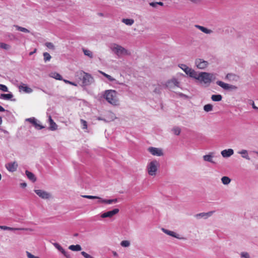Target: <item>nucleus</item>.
<instances>
[{
	"label": "nucleus",
	"instance_id": "1",
	"mask_svg": "<svg viewBox=\"0 0 258 258\" xmlns=\"http://www.w3.org/2000/svg\"><path fill=\"white\" fill-rule=\"evenodd\" d=\"M193 78L205 84H210L212 81L215 79L214 74L206 72H201L199 74L196 72V76Z\"/></svg>",
	"mask_w": 258,
	"mask_h": 258
},
{
	"label": "nucleus",
	"instance_id": "2",
	"mask_svg": "<svg viewBox=\"0 0 258 258\" xmlns=\"http://www.w3.org/2000/svg\"><path fill=\"white\" fill-rule=\"evenodd\" d=\"M117 94V93L116 91L113 90H108L105 91L104 92V98L108 103L113 105H117L119 103Z\"/></svg>",
	"mask_w": 258,
	"mask_h": 258
},
{
	"label": "nucleus",
	"instance_id": "3",
	"mask_svg": "<svg viewBox=\"0 0 258 258\" xmlns=\"http://www.w3.org/2000/svg\"><path fill=\"white\" fill-rule=\"evenodd\" d=\"M76 77L82 81V85L84 86H88L93 82L94 80L91 75L82 71L78 72Z\"/></svg>",
	"mask_w": 258,
	"mask_h": 258
},
{
	"label": "nucleus",
	"instance_id": "4",
	"mask_svg": "<svg viewBox=\"0 0 258 258\" xmlns=\"http://www.w3.org/2000/svg\"><path fill=\"white\" fill-rule=\"evenodd\" d=\"M159 167V163L158 161L155 160L152 161L147 165L148 174L151 176H155Z\"/></svg>",
	"mask_w": 258,
	"mask_h": 258
},
{
	"label": "nucleus",
	"instance_id": "5",
	"mask_svg": "<svg viewBox=\"0 0 258 258\" xmlns=\"http://www.w3.org/2000/svg\"><path fill=\"white\" fill-rule=\"evenodd\" d=\"M180 67L187 75H189L190 77H195L196 72L194 70L188 68L185 64H181Z\"/></svg>",
	"mask_w": 258,
	"mask_h": 258
},
{
	"label": "nucleus",
	"instance_id": "6",
	"mask_svg": "<svg viewBox=\"0 0 258 258\" xmlns=\"http://www.w3.org/2000/svg\"><path fill=\"white\" fill-rule=\"evenodd\" d=\"M113 50L115 51L117 55L126 54L127 53V50L125 49L121 46L115 44L113 45Z\"/></svg>",
	"mask_w": 258,
	"mask_h": 258
},
{
	"label": "nucleus",
	"instance_id": "7",
	"mask_svg": "<svg viewBox=\"0 0 258 258\" xmlns=\"http://www.w3.org/2000/svg\"><path fill=\"white\" fill-rule=\"evenodd\" d=\"M119 212V209H114L112 211H108L107 212H105L101 214V217L102 218H111L114 215H116Z\"/></svg>",
	"mask_w": 258,
	"mask_h": 258
},
{
	"label": "nucleus",
	"instance_id": "8",
	"mask_svg": "<svg viewBox=\"0 0 258 258\" xmlns=\"http://www.w3.org/2000/svg\"><path fill=\"white\" fill-rule=\"evenodd\" d=\"M5 166L9 171L13 172L16 171L18 165L17 163L15 161L6 164Z\"/></svg>",
	"mask_w": 258,
	"mask_h": 258
},
{
	"label": "nucleus",
	"instance_id": "9",
	"mask_svg": "<svg viewBox=\"0 0 258 258\" xmlns=\"http://www.w3.org/2000/svg\"><path fill=\"white\" fill-rule=\"evenodd\" d=\"M195 63L197 67L200 69H204L208 64V62L207 61L202 59H196Z\"/></svg>",
	"mask_w": 258,
	"mask_h": 258
},
{
	"label": "nucleus",
	"instance_id": "10",
	"mask_svg": "<svg viewBox=\"0 0 258 258\" xmlns=\"http://www.w3.org/2000/svg\"><path fill=\"white\" fill-rule=\"evenodd\" d=\"M217 84L225 90L236 89L237 88L235 86L229 85L220 81H217Z\"/></svg>",
	"mask_w": 258,
	"mask_h": 258
},
{
	"label": "nucleus",
	"instance_id": "11",
	"mask_svg": "<svg viewBox=\"0 0 258 258\" xmlns=\"http://www.w3.org/2000/svg\"><path fill=\"white\" fill-rule=\"evenodd\" d=\"M148 151L154 156H161L163 155V152L161 149L157 148L150 147Z\"/></svg>",
	"mask_w": 258,
	"mask_h": 258
},
{
	"label": "nucleus",
	"instance_id": "12",
	"mask_svg": "<svg viewBox=\"0 0 258 258\" xmlns=\"http://www.w3.org/2000/svg\"><path fill=\"white\" fill-rule=\"evenodd\" d=\"M35 193L40 198L44 199H47L50 197V195L48 192L40 190L37 189L35 190Z\"/></svg>",
	"mask_w": 258,
	"mask_h": 258
},
{
	"label": "nucleus",
	"instance_id": "13",
	"mask_svg": "<svg viewBox=\"0 0 258 258\" xmlns=\"http://www.w3.org/2000/svg\"><path fill=\"white\" fill-rule=\"evenodd\" d=\"M178 82L175 79H172L166 82L165 84V87L172 88L174 87L178 86Z\"/></svg>",
	"mask_w": 258,
	"mask_h": 258
},
{
	"label": "nucleus",
	"instance_id": "14",
	"mask_svg": "<svg viewBox=\"0 0 258 258\" xmlns=\"http://www.w3.org/2000/svg\"><path fill=\"white\" fill-rule=\"evenodd\" d=\"M20 91H23L27 93H30L32 92L33 90L27 86L25 84H22L18 87Z\"/></svg>",
	"mask_w": 258,
	"mask_h": 258
},
{
	"label": "nucleus",
	"instance_id": "15",
	"mask_svg": "<svg viewBox=\"0 0 258 258\" xmlns=\"http://www.w3.org/2000/svg\"><path fill=\"white\" fill-rule=\"evenodd\" d=\"M0 228L3 230H27L32 231V230L29 228H14L6 226H0Z\"/></svg>",
	"mask_w": 258,
	"mask_h": 258
},
{
	"label": "nucleus",
	"instance_id": "16",
	"mask_svg": "<svg viewBox=\"0 0 258 258\" xmlns=\"http://www.w3.org/2000/svg\"><path fill=\"white\" fill-rule=\"evenodd\" d=\"M234 153V151L231 149L228 150H224L221 152V155L223 157H229L232 155Z\"/></svg>",
	"mask_w": 258,
	"mask_h": 258
},
{
	"label": "nucleus",
	"instance_id": "17",
	"mask_svg": "<svg viewBox=\"0 0 258 258\" xmlns=\"http://www.w3.org/2000/svg\"><path fill=\"white\" fill-rule=\"evenodd\" d=\"M27 120L32 123L35 126V127L38 129H42L44 128V126L37 123V120L34 118H30Z\"/></svg>",
	"mask_w": 258,
	"mask_h": 258
},
{
	"label": "nucleus",
	"instance_id": "18",
	"mask_svg": "<svg viewBox=\"0 0 258 258\" xmlns=\"http://www.w3.org/2000/svg\"><path fill=\"white\" fill-rule=\"evenodd\" d=\"M49 129L51 131H54L57 129V125L55 123V122L51 118V117L50 116L49 117Z\"/></svg>",
	"mask_w": 258,
	"mask_h": 258
},
{
	"label": "nucleus",
	"instance_id": "19",
	"mask_svg": "<svg viewBox=\"0 0 258 258\" xmlns=\"http://www.w3.org/2000/svg\"><path fill=\"white\" fill-rule=\"evenodd\" d=\"M226 78L231 81H237L239 79V77L235 74H228L226 76Z\"/></svg>",
	"mask_w": 258,
	"mask_h": 258
},
{
	"label": "nucleus",
	"instance_id": "20",
	"mask_svg": "<svg viewBox=\"0 0 258 258\" xmlns=\"http://www.w3.org/2000/svg\"><path fill=\"white\" fill-rule=\"evenodd\" d=\"M195 27L206 34H210L212 32V31L211 30L208 29L200 25H196Z\"/></svg>",
	"mask_w": 258,
	"mask_h": 258
},
{
	"label": "nucleus",
	"instance_id": "21",
	"mask_svg": "<svg viewBox=\"0 0 258 258\" xmlns=\"http://www.w3.org/2000/svg\"><path fill=\"white\" fill-rule=\"evenodd\" d=\"M117 202V199H113V200H104V199H102V198L100 199V201H97V203H105V204H112L113 202Z\"/></svg>",
	"mask_w": 258,
	"mask_h": 258
},
{
	"label": "nucleus",
	"instance_id": "22",
	"mask_svg": "<svg viewBox=\"0 0 258 258\" xmlns=\"http://www.w3.org/2000/svg\"><path fill=\"white\" fill-rule=\"evenodd\" d=\"M26 174L28 177V178L32 180L33 182H35L36 180V178L35 177L34 174L31 172L28 171V170L26 171Z\"/></svg>",
	"mask_w": 258,
	"mask_h": 258
},
{
	"label": "nucleus",
	"instance_id": "23",
	"mask_svg": "<svg viewBox=\"0 0 258 258\" xmlns=\"http://www.w3.org/2000/svg\"><path fill=\"white\" fill-rule=\"evenodd\" d=\"M50 76L58 80H63L62 77L57 73L53 72L50 74Z\"/></svg>",
	"mask_w": 258,
	"mask_h": 258
},
{
	"label": "nucleus",
	"instance_id": "24",
	"mask_svg": "<svg viewBox=\"0 0 258 258\" xmlns=\"http://www.w3.org/2000/svg\"><path fill=\"white\" fill-rule=\"evenodd\" d=\"M69 248L73 251H80L82 249L81 246L79 245H71Z\"/></svg>",
	"mask_w": 258,
	"mask_h": 258
},
{
	"label": "nucleus",
	"instance_id": "25",
	"mask_svg": "<svg viewBox=\"0 0 258 258\" xmlns=\"http://www.w3.org/2000/svg\"><path fill=\"white\" fill-rule=\"evenodd\" d=\"M211 99L213 101H220L222 99L221 95H212Z\"/></svg>",
	"mask_w": 258,
	"mask_h": 258
},
{
	"label": "nucleus",
	"instance_id": "26",
	"mask_svg": "<svg viewBox=\"0 0 258 258\" xmlns=\"http://www.w3.org/2000/svg\"><path fill=\"white\" fill-rule=\"evenodd\" d=\"M122 22L126 25L131 26L134 24V20L130 19H123Z\"/></svg>",
	"mask_w": 258,
	"mask_h": 258
},
{
	"label": "nucleus",
	"instance_id": "27",
	"mask_svg": "<svg viewBox=\"0 0 258 258\" xmlns=\"http://www.w3.org/2000/svg\"><path fill=\"white\" fill-rule=\"evenodd\" d=\"M239 153L241 155L243 158H245L247 160H250L247 150H242L240 152H239Z\"/></svg>",
	"mask_w": 258,
	"mask_h": 258
},
{
	"label": "nucleus",
	"instance_id": "28",
	"mask_svg": "<svg viewBox=\"0 0 258 258\" xmlns=\"http://www.w3.org/2000/svg\"><path fill=\"white\" fill-rule=\"evenodd\" d=\"M214 212V211H211V212H209L208 213H201L199 214H197L196 215V216L197 217L199 216L201 217H203L205 216L209 217V216H211L213 214Z\"/></svg>",
	"mask_w": 258,
	"mask_h": 258
},
{
	"label": "nucleus",
	"instance_id": "29",
	"mask_svg": "<svg viewBox=\"0 0 258 258\" xmlns=\"http://www.w3.org/2000/svg\"><path fill=\"white\" fill-rule=\"evenodd\" d=\"M15 27L16 28V29L18 31L24 32V33H29L30 31L27 29L19 26L18 25H15Z\"/></svg>",
	"mask_w": 258,
	"mask_h": 258
},
{
	"label": "nucleus",
	"instance_id": "30",
	"mask_svg": "<svg viewBox=\"0 0 258 258\" xmlns=\"http://www.w3.org/2000/svg\"><path fill=\"white\" fill-rule=\"evenodd\" d=\"M12 94H2L1 98L5 100H9L13 97Z\"/></svg>",
	"mask_w": 258,
	"mask_h": 258
},
{
	"label": "nucleus",
	"instance_id": "31",
	"mask_svg": "<svg viewBox=\"0 0 258 258\" xmlns=\"http://www.w3.org/2000/svg\"><path fill=\"white\" fill-rule=\"evenodd\" d=\"M0 48L5 50H9L11 48V45L5 43L0 42Z\"/></svg>",
	"mask_w": 258,
	"mask_h": 258
},
{
	"label": "nucleus",
	"instance_id": "32",
	"mask_svg": "<svg viewBox=\"0 0 258 258\" xmlns=\"http://www.w3.org/2000/svg\"><path fill=\"white\" fill-rule=\"evenodd\" d=\"M221 180L224 184H228L231 181V179L227 176H223L221 178Z\"/></svg>",
	"mask_w": 258,
	"mask_h": 258
},
{
	"label": "nucleus",
	"instance_id": "33",
	"mask_svg": "<svg viewBox=\"0 0 258 258\" xmlns=\"http://www.w3.org/2000/svg\"><path fill=\"white\" fill-rule=\"evenodd\" d=\"M83 51L85 55L88 56L90 58L93 57L92 52L90 50L83 48Z\"/></svg>",
	"mask_w": 258,
	"mask_h": 258
},
{
	"label": "nucleus",
	"instance_id": "34",
	"mask_svg": "<svg viewBox=\"0 0 258 258\" xmlns=\"http://www.w3.org/2000/svg\"><path fill=\"white\" fill-rule=\"evenodd\" d=\"M204 160L206 161H208L211 163H214L212 160V156L210 155H206L203 157Z\"/></svg>",
	"mask_w": 258,
	"mask_h": 258
},
{
	"label": "nucleus",
	"instance_id": "35",
	"mask_svg": "<svg viewBox=\"0 0 258 258\" xmlns=\"http://www.w3.org/2000/svg\"><path fill=\"white\" fill-rule=\"evenodd\" d=\"M54 245L55 247V248H56L62 254L63 253H65V251H66L62 247V246L60 245H59L58 243H55L54 244Z\"/></svg>",
	"mask_w": 258,
	"mask_h": 258
},
{
	"label": "nucleus",
	"instance_id": "36",
	"mask_svg": "<svg viewBox=\"0 0 258 258\" xmlns=\"http://www.w3.org/2000/svg\"><path fill=\"white\" fill-rule=\"evenodd\" d=\"M204 109L205 111L209 112L212 110L213 106L210 104H208L204 106Z\"/></svg>",
	"mask_w": 258,
	"mask_h": 258
},
{
	"label": "nucleus",
	"instance_id": "37",
	"mask_svg": "<svg viewBox=\"0 0 258 258\" xmlns=\"http://www.w3.org/2000/svg\"><path fill=\"white\" fill-rule=\"evenodd\" d=\"M162 230L164 232L167 234L168 235L172 236L173 237H176V236L175 235V233L174 232L169 231V230H166L165 229H162Z\"/></svg>",
	"mask_w": 258,
	"mask_h": 258
},
{
	"label": "nucleus",
	"instance_id": "38",
	"mask_svg": "<svg viewBox=\"0 0 258 258\" xmlns=\"http://www.w3.org/2000/svg\"><path fill=\"white\" fill-rule=\"evenodd\" d=\"M82 197L84 198H86V199H98V201H100V199H101V198L99 197H97V196H88V195H84V196H82Z\"/></svg>",
	"mask_w": 258,
	"mask_h": 258
},
{
	"label": "nucleus",
	"instance_id": "39",
	"mask_svg": "<svg viewBox=\"0 0 258 258\" xmlns=\"http://www.w3.org/2000/svg\"><path fill=\"white\" fill-rule=\"evenodd\" d=\"M44 60L45 61H49L51 59V57L50 54L47 52H44L43 53Z\"/></svg>",
	"mask_w": 258,
	"mask_h": 258
},
{
	"label": "nucleus",
	"instance_id": "40",
	"mask_svg": "<svg viewBox=\"0 0 258 258\" xmlns=\"http://www.w3.org/2000/svg\"><path fill=\"white\" fill-rule=\"evenodd\" d=\"M120 245L122 247H128L130 245V242L128 240H123L121 242Z\"/></svg>",
	"mask_w": 258,
	"mask_h": 258
},
{
	"label": "nucleus",
	"instance_id": "41",
	"mask_svg": "<svg viewBox=\"0 0 258 258\" xmlns=\"http://www.w3.org/2000/svg\"><path fill=\"white\" fill-rule=\"evenodd\" d=\"M172 131L176 135H179L180 133V129L178 127H174L172 129Z\"/></svg>",
	"mask_w": 258,
	"mask_h": 258
},
{
	"label": "nucleus",
	"instance_id": "42",
	"mask_svg": "<svg viewBox=\"0 0 258 258\" xmlns=\"http://www.w3.org/2000/svg\"><path fill=\"white\" fill-rule=\"evenodd\" d=\"M80 121L82 124V128L83 129H87V121L83 119H81Z\"/></svg>",
	"mask_w": 258,
	"mask_h": 258
},
{
	"label": "nucleus",
	"instance_id": "43",
	"mask_svg": "<svg viewBox=\"0 0 258 258\" xmlns=\"http://www.w3.org/2000/svg\"><path fill=\"white\" fill-rule=\"evenodd\" d=\"M45 45L47 47L50 49H54V46L51 42H46Z\"/></svg>",
	"mask_w": 258,
	"mask_h": 258
},
{
	"label": "nucleus",
	"instance_id": "44",
	"mask_svg": "<svg viewBox=\"0 0 258 258\" xmlns=\"http://www.w3.org/2000/svg\"><path fill=\"white\" fill-rule=\"evenodd\" d=\"M0 90L4 92H8V88L6 85L0 84Z\"/></svg>",
	"mask_w": 258,
	"mask_h": 258
},
{
	"label": "nucleus",
	"instance_id": "45",
	"mask_svg": "<svg viewBox=\"0 0 258 258\" xmlns=\"http://www.w3.org/2000/svg\"><path fill=\"white\" fill-rule=\"evenodd\" d=\"M241 256L244 258H249V254L246 252H243L241 253Z\"/></svg>",
	"mask_w": 258,
	"mask_h": 258
},
{
	"label": "nucleus",
	"instance_id": "46",
	"mask_svg": "<svg viewBox=\"0 0 258 258\" xmlns=\"http://www.w3.org/2000/svg\"><path fill=\"white\" fill-rule=\"evenodd\" d=\"M81 254L83 255L85 258H93L92 256L88 254L85 251H82Z\"/></svg>",
	"mask_w": 258,
	"mask_h": 258
},
{
	"label": "nucleus",
	"instance_id": "47",
	"mask_svg": "<svg viewBox=\"0 0 258 258\" xmlns=\"http://www.w3.org/2000/svg\"><path fill=\"white\" fill-rule=\"evenodd\" d=\"M63 81L64 82H65L67 84H69L75 86H77V84L75 83H74V82H71L70 81H68V80H65V79H63Z\"/></svg>",
	"mask_w": 258,
	"mask_h": 258
},
{
	"label": "nucleus",
	"instance_id": "48",
	"mask_svg": "<svg viewBox=\"0 0 258 258\" xmlns=\"http://www.w3.org/2000/svg\"><path fill=\"white\" fill-rule=\"evenodd\" d=\"M27 256L28 258H39L38 257L35 256L28 252H27Z\"/></svg>",
	"mask_w": 258,
	"mask_h": 258
},
{
	"label": "nucleus",
	"instance_id": "49",
	"mask_svg": "<svg viewBox=\"0 0 258 258\" xmlns=\"http://www.w3.org/2000/svg\"><path fill=\"white\" fill-rule=\"evenodd\" d=\"M106 78L110 81L112 82L115 80V79L112 77L111 76L108 75L107 76H106Z\"/></svg>",
	"mask_w": 258,
	"mask_h": 258
},
{
	"label": "nucleus",
	"instance_id": "50",
	"mask_svg": "<svg viewBox=\"0 0 258 258\" xmlns=\"http://www.w3.org/2000/svg\"><path fill=\"white\" fill-rule=\"evenodd\" d=\"M161 87L159 86L158 87H156L154 89V92L156 93H159L160 92Z\"/></svg>",
	"mask_w": 258,
	"mask_h": 258
},
{
	"label": "nucleus",
	"instance_id": "51",
	"mask_svg": "<svg viewBox=\"0 0 258 258\" xmlns=\"http://www.w3.org/2000/svg\"><path fill=\"white\" fill-rule=\"evenodd\" d=\"M63 254L67 258H71V255L69 254H68L66 251H65V253H63Z\"/></svg>",
	"mask_w": 258,
	"mask_h": 258
},
{
	"label": "nucleus",
	"instance_id": "52",
	"mask_svg": "<svg viewBox=\"0 0 258 258\" xmlns=\"http://www.w3.org/2000/svg\"><path fill=\"white\" fill-rule=\"evenodd\" d=\"M99 73H100L101 74H102V75H103L106 78V76H107L108 74L105 73L104 72L101 71H98Z\"/></svg>",
	"mask_w": 258,
	"mask_h": 258
},
{
	"label": "nucleus",
	"instance_id": "53",
	"mask_svg": "<svg viewBox=\"0 0 258 258\" xmlns=\"http://www.w3.org/2000/svg\"><path fill=\"white\" fill-rule=\"evenodd\" d=\"M36 50L37 49H35L33 51H32V52H30L29 53V55H32V54H33L34 53H35L36 52Z\"/></svg>",
	"mask_w": 258,
	"mask_h": 258
},
{
	"label": "nucleus",
	"instance_id": "54",
	"mask_svg": "<svg viewBox=\"0 0 258 258\" xmlns=\"http://www.w3.org/2000/svg\"><path fill=\"white\" fill-rule=\"evenodd\" d=\"M150 5L151 6L155 7L157 4H156V3H151L150 4Z\"/></svg>",
	"mask_w": 258,
	"mask_h": 258
},
{
	"label": "nucleus",
	"instance_id": "55",
	"mask_svg": "<svg viewBox=\"0 0 258 258\" xmlns=\"http://www.w3.org/2000/svg\"><path fill=\"white\" fill-rule=\"evenodd\" d=\"M5 110V109L2 106L0 105V111L3 112Z\"/></svg>",
	"mask_w": 258,
	"mask_h": 258
},
{
	"label": "nucleus",
	"instance_id": "56",
	"mask_svg": "<svg viewBox=\"0 0 258 258\" xmlns=\"http://www.w3.org/2000/svg\"><path fill=\"white\" fill-rule=\"evenodd\" d=\"M156 4L157 5H159L160 6H163V3L162 2H156Z\"/></svg>",
	"mask_w": 258,
	"mask_h": 258
},
{
	"label": "nucleus",
	"instance_id": "57",
	"mask_svg": "<svg viewBox=\"0 0 258 258\" xmlns=\"http://www.w3.org/2000/svg\"><path fill=\"white\" fill-rule=\"evenodd\" d=\"M21 185L22 187H26L27 185L26 183H22L21 184Z\"/></svg>",
	"mask_w": 258,
	"mask_h": 258
},
{
	"label": "nucleus",
	"instance_id": "58",
	"mask_svg": "<svg viewBox=\"0 0 258 258\" xmlns=\"http://www.w3.org/2000/svg\"><path fill=\"white\" fill-rule=\"evenodd\" d=\"M252 107L254 108V109H257V108L254 105V103L253 102L252 103Z\"/></svg>",
	"mask_w": 258,
	"mask_h": 258
},
{
	"label": "nucleus",
	"instance_id": "59",
	"mask_svg": "<svg viewBox=\"0 0 258 258\" xmlns=\"http://www.w3.org/2000/svg\"><path fill=\"white\" fill-rule=\"evenodd\" d=\"M98 15L100 16H103V14L101 13H99Z\"/></svg>",
	"mask_w": 258,
	"mask_h": 258
},
{
	"label": "nucleus",
	"instance_id": "60",
	"mask_svg": "<svg viewBox=\"0 0 258 258\" xmlns=\"http://www.w3.org/2000/svg\"><path fill=\"white\" fill-rule=\"evenodd\" d=\"M192 3H196L198 0H189Z\"/></svg>",
	"mask_w": 258,
	"mask_h": 258
},
{
	"label": "nucleus",
	"instance_id": "61",
	"mask_svg": "<svg viewBox=\"0 0 258 258\" xmlns=\"http://www.w3.org/2000/svg\"><path fill=\"white\" fill-rule=\"evenodd\" d=\"M2 117L0 116V125L2 124Z\"/></svg>",
	"mask_w": 258,
	"mask_h": 258
},
{
	"label": "nucleus",
	"instance_id": "62",
	"mask_svg": "<svg viewBox=\"0 0 258 258\" xmlns=\"http://www.w3.org/2000/svg\"><path fill=\"white\" fill-rule=\"evenodd\" d=\"M113 254H114V255L116 256V255H117V253L116 252H114L113 253Z\"/></svg>",
	"mask_w": 258,
	"mask_h": 258
},
{
	"label": "nucleus",
	"instance_id": "63",
	"mask_svg": "<svg viewBox=\"0 0 258 258\" xmlns=\"http://www.w3.org/2000/svg\"><path fill=\"white\" fill-rule=\"evenodd\" d=\"M1 178H2V175H1V174L0 173V180H1Z\"/></svg>",
	"mask_w": 258,
	"mask_h": 258
}]
</instances>
